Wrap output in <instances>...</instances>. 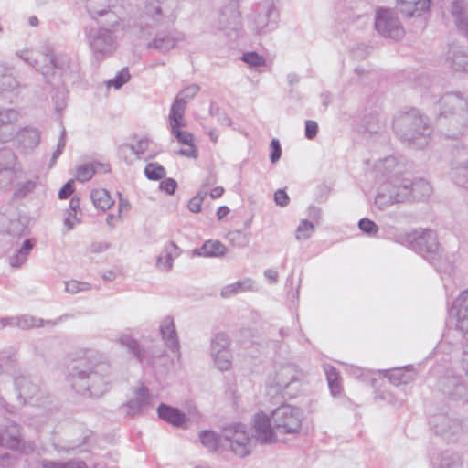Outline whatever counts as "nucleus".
<instances>
[{"mask_svg": "<svg viewBox=\"0 0 468 468\" xmlns=\"http://www.w3.org/2000/svg\"><path fill=\"white\" fill-rule=\"evenodd\" d=\"M178 5L179 0H148L146 2L138 22L141 37L150 36L152 30L156 29L154 38L146 45L147 48L165 53L183 39V35L170 27L176 20Z\"/></svg>", "mask_w": 468, "mask_h": 468, "instance_id": "nucleus-1", "label": "nucleus"}, {"mask_svg": "<svg viewBox=\"0 0 468 468\" xmlns=\"http://www.w3.org/2000/svg\"><path fill=\"white\" fill-rule=\"evenodd\" d=\"M112 365L107 360H89L77 367L72 375V386L79 392L89 391L101 397L110 388Z\"/></svg>", "mask_w": 468, "mask_h": 468, "instance_id": "nucleus-2", "label": "nucleus"}, {"mask_svg": "<svg viewBox=\"0 0 468 468\" xmlns=\"http://www.w3.org/2000/svg\"><path fill=\"white\" fill-rule=\"evenodd\" d=\"M393 129L399 139L410 146L423 148L429 143V121L416 109L398 114L393 121Z\"/></svg>", "mask_w": 468, "mask_h": 468, "instance_id": "nucleus-3", "label": "nucleus"}, {"mask_svg": "<svg viewBox=\"0 0 468 468\" xmlns=\"http://www.w3.org/2000/svg\"><path fill=\"white\" fill-rule=\"evenodd\" d=\"M45 65L37 68L44 79L49 84L58 86L64 82L63 79L76 80L80 77V66L77 58L67 54L55 56L48 50L45 57Z\"/></svg>", "mask_w": 468, "mask_h": 468, "instance_id": "nucleus-4", "label": "nucleus"}, {"mask_svg": "<svg viewBox=\"0 0 468 468\" xmlns=\"http://www.w3.org/2000/svg\"><path fill=\"white\" fill-rule=\"evenodd\" d=\"M408 241L411 249L430 261L439 272L452 271V265L441 259L437 234L433 230H416L408 236Z\"/></svg>", "mask_w": 468, "mask_h": 468, "instance_id": "nucleus-5", "label": "nucleus"}, {"mask_svg": "<svg viewBox=\"0 0 468 468\" xmlns=\"http://www.w3.org/2000/svg\"><path fill=\"white\" fill-rule=\"evenodd\" d=\"M123 31L121 27L117 30L104 24L98 27H86V41L97 60L104 59L111 56L117 48V34Z\"/></svg>", "mask_w": 468, "mask_h": 468, "instance_id": "nucleus-6", "label": "nucleus"}, {"mask_svg": "<svg viewBox=\"0 0 468 468\" xmlns=\"http://www.w3.org/2000/svg\"><path fill=\"white\" fill-rule=\"evenodd\" d=\"M410 177H394L383 183L375 198L376 206L384 210L392 205L410 202Z\"/></svg>", "mask_w": 468, "mask_h": 468, "instance_id": "nucleus-7", "label": "nucleus"}, {"mask_svg": "<svg viewBox=\"0 0 468 468\" xmlns=\"http://www.w3.org/2000/svg\"><path fill=\"white\" fill-rule=\"evenodd\" d=\"M303 373L294 365L282 366L272 377L269 378L268 385L273 388L276 393L283 397L294 398L299 392Z\"/></svg>", "mask_w": 468, "mask_h": 468, "instance_id": "nucleus-8", "label": "nucleus"}, {"mask_svg": "<svg viewBox=\"0 0 468 468\" xmlns=\"http://www.w3.org/2000/svg\"><path fill=\"white\" fill-rule=\"evenodd\" d=\"M222 438L236 456L244 458L251 453L252 436L247 425L240 422L226 425L222 429Z\"/></svg>", "mask_w": 468, "mask_h": 468, "instance_id": "nucleus-9", "label": "nucleus"}, {"mask_svg": "<svg viewBox=\"0 0 468 468\" xmlns=\"http://www.w3.org/2000/svg\"><path fill=\"white\" fill-rule=\"evenodd\" d=\"M214 27L228 37L236 39L242 30L241 13L237 0H230L218 13Z\"/></svg>", "mask_w": 468, "mask_h": 468, "instance_id": "nucleus-10", "label": "nucleus"}, {"mask_svg": "<svg viewBox=\"0 0 468 468\" xmlns=\"http://www.w3.org/2000/svg\"><path fill=\"white\" fill-rule=\"evenodd\" d=\"M271 419L278 432L295 434L301 430L303 413L300 408L284 404L272 411Z\"/></svg>", "mask_w": 468, "mask_h": 468, "instance_id": "nucleus-11", "label": "nucleus"}, {"mask_svg": "<svg viewBox=\"0 0 468 468\" xmlns=\"http://www.w3.org/2000/svg\"><path fill=\"white\" fill-rule=\"evenodd\" d=\"M278 0H260L254 5L250 16L253 30L261 34L276 24L279 18Z\"/></svg>", "mask_w": 468, "mask_h": 468, "instance_id": "nucleus-12", "label": "nucleus"}, {"mask_svg": "<svg viewBox=\"0 0 468 468\" xmlns=\"http://www.w3.org/2000/svg\"><path fill=\"white\" fill-rule=\"evenodd\" d=\"M116 0H85L86 9L91 18L105 17L103 24L109 25L114 30L121 27L127 30L129 25L120 19L115 12L112 10L114 7Z\"/></svg>", "mask_w": 468, "mask_h": 468, "instance_id": "nucleus-13", "label": "nucleus"}, {"mask_svg": "<svg viewBox=\"0 0 468 468\" xmlns=\"http://www.w3.org/2000/svg\"><path fill=\"white\" fill-rule=\"evenodd\" d=\"M14 385L17 391V397L23 399L38 402L44 391L41 386V381L30 375L18 373L14 377Z\"/></svg>", "mask_w": 468, "mask_h": 468, "instance_id": "nucleus-14", "label": "nucleus"}, {"mask_svg": "<svg viewBox=\"0 0 468 468\" xmlns=\"http://www.w3.org/2000/svg\"><path fill=\"white\" fill-rule=\"evenodd\" d=\"M430 424L436 434L448 441H454L463 433L462 422L445 414L432 416Z\"/></svg>", "mask_w": 468, "mask_h": 468, "instance_id": "nucleus-15", "label": "nucleus"}, {"mask_svg": "<svg viewBox=\"0 0 468 468\" xmlns=\"http://www.w3.org/2000/svg\"><path fill=\"white\" fill-rule=\"evenodd\" d=\"M375 28L384 37L399 39L403 35L400 23L390 9L381 8L377 11Z\"/></svg>", "mask_w": 468, "mask_h": 468, "instance_id": "nucleus-16", "label": "nucleus"}, {"mask_svg": "<svg viewBox=\"0 0 468 468\" xmlns=\"http://www.w3.org/2000/svg\"><path fill=\"white\" fill-rule=\"evenodd\" d=\"M229 345V339L224 333L216 334L210 341V355L215 365L221 371L229 369L231 366Z\"/></svg>", "mask_w": 468, "mask_h": 468, "instance_id": "nucleus-17", "label": "nucleus"}, {"mask_svg": "<svg viewBox=\"0 0 468 468\" xmlns=\"http://www.w3.org/2000/svg\"><path fill=\"white\" fill-rule=\"evenodd\" d=\"M440 121L457 113H468V96L461 92H447L439 101Z\"/></svg>", "mask_w": 468, "mask_h": 468, "instance_id": "nucleus-18", "label": "nucleus"}, {"mask_svg": "<svg viewBox=\"0 0 468 468\" xmlns=\"http://www.w3.org/2000/svg\"><path fill=\"white\" fill-rule=\"evenodd\" d=\"M439 388L450 400L468 401V388L458 376L442 377L439 380Z\"/></svg>", "mask_w": 468, "mask_h": 468, "instance_id": "nucleus-19", "label": "nucleus"}, {"mask_svg": "<svg viewBox=\"0 0 468 468\" xmlns=\"http://www.w3.org/2000/svg\"><path fill=\"white\" fill-rule=\"evenodd\" d=\"M21 171L16 169V156L9 148L0 149V186L5 187Z\"/></svg>", "mask_w": 468, "mask_h": 468, "instance_id": "nucleus-20", "label": "nucleus"}, {"mask_svg": "<svg viewBox=\"0 0 468 468\" xmlns=\"http://www.w3.org/2000/svg\"><path fill=\"white\" fill-rule=\"evenodd\" d=\"M152 403L153 396L149 393V389L144 385H141L135 389L133 397L122 406V409L127 416L133 417L143 413L152 406Z\"/></svg>", "mask_w": 468, "mask_h": 468, "instance_id": "nucleus-21", "label": "nucleus"}, {"mask_svg": "<svg viewBox=\"0 0 468 468\" xmlns=\"http://www.w3.org/2000/svg\"><path fill=\"white\" fill-rule=\"evenodd\" d=\"M441 132L447 138L457 139L462 136L468 128V113H457L443 118L442 123L438 119Z\"/></svg>", "mask_w": 468, "mask_h": 468, "instance_id": "nucleus-22", "label": "nucleus"}, {"mask_svg": "<svg viewBox=\"0 0 468 468\" xmlns=\"http://www.w3.org/2000/svg\"><path fill=\"white\" fill-rule=\"evenodd\" d=\"M456 308V328L449 330L444 335L441 344L448 341L452 334L468 333V290L462 292L454 303Z\"/></svg>", "mask_w": 468, "mask_h": 468, "instance_id": "nucleus-23", "label": "nucleus"}, {"mask_svg": "<svg viewBox=\"0 0 468 468\" xmlns=\"http://www.w3.org/2000/svg\"><path fill=\"white\" fill-rule=\"evenodd\" d=\"M19 112L11 108H0V142L12 141L16 134L14 124L19 120Z\"/></svg>", "mask_w": 468, "mask_h": 468, "instance_id": "nucleus-24", "label": "nucleus"}, {"mask_svg": "<svg viewBox=\"0 0 468 468\" xmlns=\"http://www.w3.org/2000/svg\"><path fill=\"white\" fill-rule=\"evenodd\" d=\"M25 230L26 225L16 209L11 207L5 212H0V231L12 236H21Z\"/></svg>", "mask_w": 468, "mask_h": 468, "instance_id": "nucleus-25", "label": "nucleus"}, {"mask_svg": "<svg viewBox=\"0 0 468 468\" xmlns=\"http://www.w3.org/2000/svg\"><path fill=\"white\" fill-rule=\"evenodd\" d=\"M72 318L71 314H66L60 315L55 320H45L31 314L18 315V329L31 330L41 327H55L63 321Z\"/></svg>", "mask_w": 468, "mask_h": 468, "instance_id": "nucleus-26", "label": "nucleus"}, {"mask_svg": "<svg viewBox=\"0 0 468 468\" xmlns=\"http://www.w3.org/2000/svg\"><path fill=\"white\" fill-rule=\"evenodd\" d=\"M115 342L125 346L128 352L132 354L139 363L149 366L154 364L153 358L149 356L147 351L142 348L138 341L130 334H121Z\"/></svg>", "mask_w": 468, "mask_h": 468, "instance_id": "nucleus-27", "label": "nucleus"}, {"mask_svg": "<svg viewBox=\"0 0 468 468\" xmlns=\"http://www.w3.org/2000/svg\"><path fill=\"white\" fill-rule=\"evenodd\" d=\"M376 170L388 179L405 177L403 176L405 165L396 156H388L379 159L375 164Z\"/></svg>", "mask_w": 468, "mask_h": 468, "instance_id": "nucleus-28", "label": "nucleus"}, {"mask_svg": "<svg viewBox=\"0 0 468 468\" xmlns=\"http://www.w3.org/2000/svg\"><path fill=\"white\" fill-rule=\"evenodd\" d=\"M400 13L407 17H419L430 10L431 0H396Z\"/></svg>", "mask_w": 468, "mask_h": 468, "instance_id": "nucleus-29", "label": "nucleus"}, {"mask_svg": "<svg viewBox=\"0 0 468 468\" xmlns=\"http://www.w3.org/2000/svg\"><path fill=\"white\" fill-rule=\"evenodd\" d=\"M160 333L165 346L173 352H179L180 344L172 316H165L160 324Z\"/></svg>", "mask_w": 468, "mask_h": 468, "instance_id": "nucleus-30", "label": "nucleus"}, {"mask_svg": "<svg viewBox=\"0 0 468 468\" xmlns=\"http://www.w3.org/2000/svg\"><path fill=\"white\" fill-rule=\"evenodd\" d=\"M256 438L262 443H271L275 440L270 418L264 413H257L254 417Z\"/></svg>", "mask_w": 468, "mask_h": 468, "instance_id": "nucleus-31", "label": "nucleus"}, {"mask_svg": "<svg viewBox=\"0 0 468 468\" xmlns=\"http://www.w3.org/2000/svg\"><path fill=\"white\" fill-rule=\"evenodd\" d=\"M199 91V86L196 84L189 85L182 90L176 97L169 114H173L180 118L184 116L187 102L192 100Z\"/></svg>", "mask_w": 468, "mask_h": 468, "instance_id": "nucleus-32", "label": "nucleus"}, {"mask_svg": "<svg viewBox=\"0 0 468 468\" xmlns=\"http://www.w3.org/2000/svg\"><path fill=\"white\" fill-rule=\"evenodd\" d=\"M158 417L176 427H183L186 422L187 417L179 409L161 403L157 408Z\"/></svg>", "mask_w": 468, "mask_h": 468, "instance_id": "nucleus-33", "label": "nucleus"}, {"mask_svg": "<svg viewBox=\"0 0 468 468\" xmlns=\"http://www.w3.org/2000/svg\"><path fill=\"white\" fill-rule=\"evenodd\" d=\"M2 441H5L6 446L12 450H18L21 442L22 436L20 432V426L12 420H6L3 427V431L0 433Z\"/></svg>", "mask_w": 468, "mask_h": 468, "instance_id": "nucleus-34", "label": "nucleus"}, {"mask_svg": "<svg viewBox=\"0 0 468 468\" xmlns=\"http://www.w3.org/2000/svg\"><path fill=\"white\" fill-rule=\"evenodd\" d=\"M169 126L173 136L183 144H191L194 141V135L191 133L182 131V127H186V123L184 116L180 115L178 118L176 115L169 114Z\"/></svg>", "mask_w": 468, "mask_h": 468, "instance_id": "nucleus-35", "label": "nucleus"}, {"mask_svg": "<svg viewBox=\"0 0 468 468\" xmlns=\"http://www.w3.org/2000/svg\"><path fill=\"white\" fill-rule=\"evenodd\" d=\"M16 137L17 138L18 144L25 151L33 150L40 143V132L36 128L26 127L19 132L16 131Z\"/></svg>", "mask_w": 468, "mask_h": 468, "instance_id": "nucleus-36", "label": "nucleus"}, {"mask_svg": "<svg viewBox=\"0 0 468 468\" xmlns=\"http://www.w3.org/2000/svg\"><path fill=\"white\" fill-rule=\"evenodd\" d=\"M452 16L458 29L468 35V11L464 0H455L452 4Z\"/></svg>", "mask_w": 468, "mask_h": 468, "instance_id": "nucleus-37", "label": "nucleus"}, {"mask_svg": "<svg viewBox=\"0 0 468 468\" xmlns=\"http://www.w3.org/2000/svg\"><path fill=\"white\" fill-rule=\"evenodd\" d=\"M447 63L455 71L468 72V52L460 47H453L448 52Z\"/></svg>", "mask_w": 468, "mask_h": 468, "instance_id": "nucleus-38", "label": "nucleus"}, {"mask_svg": "<svg viewBox=\"0 0 468 468\" xmlns=\"http://www.w3.org/2000/svg\"><path fill=\"white\" fill-rule=\"evenodd\" d=\"M18 363L17 349L8 347L0 352V373L7 375L16 374Z\"/></svg>", "mask_w": 468, "mask_h": 468, "instance_id": "nucleus-39", "label": "nucleus"}, {"mask_svg": "<svg viewBox=\"0 0 468 468\" xmlns=\"http://www.w3.org/2000/svg\"><path fill=\"white\" fill-rule=\"evenodd\" d=\"M384 376L389 379V381L395 385H406L414 379L415 373L412 368L399 367L384 371Z\"/></svg>", "mask_w": 468, "mask_h": 468, "instance_id": "nucleus-40", "label": "nucleus"}, {"mask_svg": "<svg viewBox=\"0 0 468 468\" xmlns=\"http://www.w3.org/2000/svg\"><path fill=\"white\" fill-rule=\"evenodd\" d=\"M409 191L410 192V202L412 201H422L427 199L432 189L430 183L422 178L416 179L412 181L410 179V185L409 186Z\"/></svg>", "mask_w": 468, "mask_h": 468, "instance_id": "nucleus-41", "label": "nucleus"}, {"mask_svg": "<svg viewBox=\"0 0 468 468\" xmlns=\"http://www.w3.org/2000/svg\"><path fill=\"white\" fill-rule=\"evenodd\" d=\"M226 247L218 240H207L200 248L193 250V256L221 257L226 253Z\"/></svg>", "mask_w": 468, "mask_h": 468, "instance_id": "nucleus-42", "label": "nucleus"}, {"mask_svg": "<svg viewBox=\"0 0 468 468\" xmlns=\"http://www.w3.org/2000/svg\"><path fill=\"white\" fill-rule=\"evenodd\" d=\"M18 87L19 83L13 76V68L0 61V92L14 91Z\"/></svg>", "mask_w": 468, "mask_h": 468, "instance_id": "nucleus-43", "label": "nucleus"}, {"mask_svg": "<svg viewBox=\"0 0 468 468\" xmlns=\"http://www.w3.org/2000/svg\"><path fill=\"white\" fill-rule=\"evenodd\" d=\"M249 291H256L255 282L252 279L246 278L224 286L221 290V296L229 298L239 292Z\"/></svg>", "mask_w": 468, "mask_h": 468, "instance_id": "nucleus-44", "label": "nucleus"}, {"mask_svg": "<svg viewBox=\"0 0 468 468\" xmlns=\"http://www.w3.org/2000/svg\"><path fill=\"white\" fill-rule=\"evenodd\" d=\"M179 255L178 247L171 242L165 246L162 253L157 258V265L164 271H169L173 267L174 259Z\"/></svg>", "mask_w": 468, "mask_h": 468, "instance_id": "nucleus-45", "label": "nucleus"}, {"mask_svg": "<svg viewBox=\"0 0 468 468\" xmlns=\"http://www.w3.org/2000/svg\"><path fill=\"white\" fill-rule=\"evenodd\" d=\"M98 168H101L104 173L110 171L109 165H103L101 163L84 164L78 166L76 169L77 180L80 182L89 181L97 172Z\"/></svg>", "mask_w": 468, "mask_h": 468, "instance_id": "nucleus-46", "label": "nucleus"}, {"mask_svg": "<svg viewBox=\"0 0 468 468\" xmlns=\"http://www.w3.org/2000/svg\"><path fill=\"white\" fill-rule=\"evenodd\" d=\"M451 176L457 186L468 188V159L453 165Z\"/></svg>", "mask_w": 468, "mask_h": 468, "instance_id": "nucleus-47", "label": "nucleus"}, {"mask_svg": "<svg viewBox=\"0 0 468 468\" xmlns=\"http://www.w3.org/2000/svg\"><path fill=\"white\" fill-rule=\"evenodd\" d=\"M34 247L32 239H26L22 247L16 252L9 257V264L13 268L21 267L27 260V257Z\"/></svg>", "mask_w": 468, "mask_h": 468, "instance_id": "nucleus-48", "label": "nucleus"}, {"mask_svg": "<svg viewBox=\"0 0 468 468\" xmlns=\"http://www.w3.org/2000/svg\"><path fill=\"white\" fill-rule=\"evenodd\" d=\"M90 198L93 205L103 211L112 207L114 201L110 196V193L104 188L94 189L90 193Z\"/></svg>", "mask_w": 468, "mask_h": 468, "instance_id": "nucleus-49", "label": "nucleus"}, {"mask_svg": "<svg viewBox=\"0 0 468 468\" xmlns=\"http://www.w3.org/2000/svg\"><path fill=\"white\" fill-rule=\"evenodd\" d=\"M199 439L202 445L209 452L218 451L221 443L219 436L212 431H202Z\"/></svg>", "mask_w": 468, "mask_h": 468, "instance_id": "nucleus-50", "label": "nucleus"}, {"mask_svg": "<svg viewBox=\"0 0 468 468\" xmlns=\"http://www.w3.org/2000/svg\"><path fill=\"white\" fill-rule=\"evenodd\" d=\"M38 176L33 179H28L25 182H18L15 185L14 197L16 198H24L28 194L32 193L37 186Z\"/></svg>", "mask_w": 468, "mask_h": 468, "instance_id": "nucleus-51", "label": "nucleus"}, {"mask_svg": "<svg viewBox=\"0 0 468 468\" xmlns=\"http://www.w3.org/2000/svg\"><path fill=\"white\" fill-rule=\"evenodd\" d=\"M228 239L234 247L245 248L249 245L250 237L249 233L232 230L229 232Z\"/></svg>", "mask_w": 468, "mask_h": 468, "instance_id": "nucleus-52", "label": "nucleus"}, {"mask_svg": "<svg viewBox=\"0 0 468 468\" xmlns=\"http://www.w3.org/2000/svg\"><path fill=\"white\" fill-rule=\"evenodd\" d=\"M144 175L149 180H160L165 178L166 172L158 163H149L144 168Z\"/></svg>", "mask_w": 468, "mask_h": 468, "instance_id": "nucleus-53", "label": "nucleus"}, {"mask_svg": "<svg viewBox=\"0 0 468 468\" xmlns=\"http://www.w3.org/2000/svg\"><path fill=\"white\" fill-rule=\"evenodd\" d=\"M431 462L434 465L439 466L440 468H455L459 463V458L458 456L446 452L442 453L441 460L438 458H432Z\"/></svg>", "mask_w": 468, "mask_h": 468, "instance_id": "nucleus-54", "label": "nucleus"}, {"mask_svg": "<svg viewBox=\"0 0 468 468\" xmlns=\"http://www.w3.org/2000/svg\"><path fill=\"white\" fill-rule=\"evenodd\" d=\"M314 231V226L308 220H302L297 227L295 238L297 240L308 239Z\"/></svg>", "mask_w": 468, "mask_h": 468, "instance_id": "nucleus-55", "label": "nucleus"}, {"mask_svg": "<svg viewBox=\"0 0 468 468\" xmlns=\"http://www.w3.org/2000/svg\"><path fill=\"white\" fill-rule=\"evenodd\" d=\"M241 60L250 68L263 67L266 64L265 58L257 52L244 53L241 57Z\"/></svg>", "mask_w": 468, "mask_h": 468, "instance_id": "nucleus-56", "label": "nucleus"}, {"mask_svg": "<svg viewBox=\"0 0 468 468\" xmlns=\"http://www.w3.org/2000/svg\"><path fill=\"white\" fill-rule=\"evenodd\" d=\"M17 56L23 59L24 61L27 62L29 65H31L32 67H34L37 70V68H41L45 65V60L43 58V57L46 56V54H42L40 57L41 59L37 58H34L33 55L27 51V50H23V51H20V52H17Z\"/></svg>", "mask_w": 468, "mask_h": 468, "instance_id": "nucleus-57", "label": "nucleus"}, {"mask_svg": "<svg viewBox=\"0 0 468 468\" xmlns=\"http://www.w3.org/2000/svg\"><path fill=\"white\" fill-rule=\"evenodd\" d=\"M130 80V73L127 69H122L117 75L107 82L108 86H113L115 89L122 88Z\"/></svg>", "mask_w": 468, "mask_h": 468, "instance_id": "nucleus-58", "label": "nucleus"}, {"mask_svg": "<svg viewBox=\"0 0 468 468\" xmlns=\"http://www.w3.org/2000/svg\"><path fill=\"white\" fill-rule=\"evenodd\" d=\"M90 289V285L88 282H80L78 281H70L65 282V291L67 292L75 294L80 292H86Z\"/></svg>", "mask_w": 468, "mask_h": 468, "instance_id": "nucleus-59", "label": "nucleus"}, {"mask_svg": "<svg viewBox=\"0 0 468 468\" xmlns=\"http://www.w3.org/2000/svg\"><path fill=\"white\" fill-rule=\"evenodd\" d=\"M45 468H86V464L80 461H70L68 463L46 462Z\"/></svg>", "mask_w": 468, "mask_h": 468, "instance_id": "nucleus-60", "label": "nucleus"}, {"mask_svg": "<svg viewBox=\"0 0 468 468\" xmlns=\"http://www.w3.org/2000/svg\"><path fill=\"white\" fill-rule=\"evenodd\" d=\"M358 228L362 232L367 235H375L378 230V225L367 218L359 220Z\"/></svg>", "mask_w": 468, "mask_h": 468, "instance_id": "nucleus-61", "label": "nucleus"}, {"mask_svg": "<svg viewBox=\"0 0 468 468\" xmlns=\"http://www.w3.org/2000/svg\"><path fill=\"white\" fill-rule=\"evenodd\" d=\"M271 153L270 154V161L275 164L279 161L282 155V148L278 139H272L270 144Z\"/></svg>", "mask_w": 468, "mask_h": 468, "instance_id": "nucleus-62", "label": "nucleus"}, {"mask_svg": "<svg viewBox=\"0 0 468 468\" xmlns=\"http://www.w3.org/2000/svg\"><path fill=\"white\" fill-rule=\"evenodd\" d=\"M132 151V153L137 156L143 154L148 149V140L147 139H140L136 142L135 144L127 145Z\"/></svg>", "mask_w": 468, "mask_h": 468, "instance_id": "nucleus-63", "label": "nucleus"}, {"mask_svg": "<svg viewBox=\"0 0 468 468\" xmlns=\"http://www.w3.org/2000/svg\"><path fill=\"white\" fill-rule=\"evenodd\" d=\"M177 187V183L173 178H165L160 182L159 188L165 193L172 195Z\"/></svg>", "mask_w": 468, "mask_h": 468, "instance_id": "nucleus-64", "label": "nucleus"}]
</instances>
